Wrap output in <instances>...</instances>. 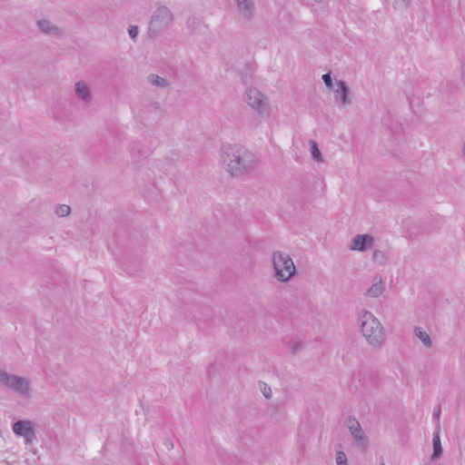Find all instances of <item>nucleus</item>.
Here are the masks:
<instances>
[{"label":"nucleus","instance_id":"nucleus-1","mask_svg":"<svg viewBox=\"0 0 465 465\" xmlns=\"http://www.w3.org/2000/svg\"><path fill=\"white\" fill-rule=\"evenodd\" d=\"M218 155L220 166L232 177H243L253 172L258 164L256 155L240 143H223Z\"/></svg>","mask_w":465,"mask_h":465},{"label":"nucleus","instance_id":"nucleus-2","mask_svg":"<svg viewBox=\"0 0 465 465\" xmlns=\"http://www.w3.org/2000/svg\"><path fill=\"white\" fill-rule=\"evenodd\" d=\"M360 331L372 348H381L386 341V331L380 320L370 311L361 310L358 315Z\"/></svg>","mask_w":465,"mask_h":465},{"label":"nucleus","instance_id":"nucleus-3","mask_svg":"<svg viewBox=\"0 0 465 465\" xmlns=\"http://www.w3.org/2000/svg\"><path fill=\"white\" fill-rule=\"evenodd\" d=\"M273 278L280 282H289L296 274L297 269L292 256L282 251H274L271 255Z\"/></svg>","mask_w":465,"mask_h":465},{"label":"nucleus","instance_id":"nucleus-4","mask_svg":"<svg viewBox=\"0 0 465 465\" xmlns=\"http://www.w3.org/2000/svg\"><path fill=\"white\" fill-rule=\"evenodd\" d=\"M0 385L24 399L32 397L30 380L0 369Z\"/></svg>","mask_w":465,"mask_h":465},{"label":"nucleus","instance_id":"nucleus-5","mask_svg":"<svg viewBox=\"0 0 465 465\" xmlns=\"http://www.w3.org/2000/svg\"><path fill=\"white\" fill-rule=\"evenodd\" d=\"M244 103L262 117H268L271 113L269 97L254 86L248 87L243 95Z\"/></svg>","mask_w":465,"mask_h":465},{"label":"nucleus","instance_id":"nucleus-6","mask_svg":"<svg viewBox=\"0 0 465 465\" xmlns=\"http://www.w3.org/2000/svg\"><path fill=\"white\" fill-rule=\"evenodd\" d=\"M173 15L167 6H158L152 15L149 22V36L153 38L160 33L167 30L173 24Z\"/></svg>","mask_w":465,"mask_h":465},{"label":"nucleus","instance_id":"nucleus-7","mask_svg":"<svg viewBox=\"0 0 465 465\" xmlns=\"http://www.w3.org/2000/svg\"><path fill=\"white\" fill-rule=\"evenodd\" d=\"M36 424L30 420H19L13 423L12 430L16 437L23 438L25 445L36 440Z\"/></svg>","mask_w":465,"mask_h":465},{"label":"nucleus","instance_id":"nucleus-8","mask_svg":"<svg viewBox=\"0 0 465 465\" xmlns=\"http://www.w3.org/2000/svg\"><path fill=\"white\" fill-rule=\"evenodd\" d=\"M346 427L357 446L365 449L369 444V438L359 420L354 417L346 420Z\"/></svg>","mask_w":465,"mask_h":465},{"label":"nucleus","instance_id":"nucleus-9","mask_svg":"<svg viewBox=\"0 0 465 465\" xmlns=\"http://www.w3.org/2000/svg\"><path fill=\"white\" fill-rule=\"evenodd\" d=\"M38 31L49 37L61 38L64 32V28L57 25L48 18H40L36 21Z\"/></svg>","mask_w":465,"mask_h":465},{"label":"nucleus","instance_id":"nucleus-10","mask_svg":"<svg viewBox=\"0 0 465 465\" xmlns=\"http://www.w3.org/2000/svg\"><path fill=\"white\" fill-rule=\"evenodd\" d=\"M374 244V237L371 234H357L355 235L350 244L351 251L366 252L372 248Z\"/></svg>","mask_w":465,"mask_h":465},{"label":"nucleus","instance_id":"nucleus-11","mask_svg":"<svg viewBox=\"0 0 465 465\" xmlns=\"http://www.w3.org/2000/svg\"><path fill=\"white\" fill-rule=\"evenodd\" d=\"M385 291V283L381 274H376L371 280V286L367 289L364 295L370 298H378L382 295Z\"/></svg>","mask_w":465,"mask_h":465},{"label":"nucleus","instance_id":"nucleus-12","mask_svg":"<svg viewBox=\"0 0 465 465\" xmlns=\"http://www.w3.org/2000/svg\"><path fill=\"white\" fill-rule=\"evenodd\" d=\"M334 92V99L339 105L345 106L351 104L349 98V89L343 81H336Z\"/></svg>","mask_w":465,"mask_h":465},{"label":"nucleus","instance_id":"nucleus-13","mask_svg":"<svg viewBox=\"0 0 465 465\" xmlns=\"http://www.w3.org/2000/svg\"><path fill=\"white\" fill-rule=\"evenodd\" d=\"M74 94L83 104H90L93 100V94L89 84L84 81L74 84Z\"/></svg>","mask_w":465,"mask_h":465},{"label":"nucleus","instance_id":"nucleus-14","mask_svg":"<svg viewBox=\"0 0 465 465\" xmlns=\"http://www.w3.org/2000/svg\"><path fill=\"white\" fill-rule=\"evenodd\" d=\"M237 9L241 16L246 20H252L255 15V4L253 0H237L235 1Z\"/></svg>","mask_w":465,"mask_h":465},{"label":"nucleus","instance_id":"nucleus-15","mask_svg":"<svg viewBox=\"0 0 465 465\" xmlns=\"http://www.w3.org/2000/svg\"><path fill=\"white\" fill-rule=\"evenodd\" d=\"M147 82L151 85L164 89L169 86V81L158 74H151L147 76Z\"/></svg>","mask_w":465,"mask_h":465},{"label":"nucleus","instance_id":"nucleus-16","mask_svg":"<svg viewBox=\"0 0 465 465\" xmlns=\"http://www.w3.org/2000/svg\"><path fill=\"white\" fill-rule=\"evenodd\" d=\"M414 334L422 342V344L426 348H430L432 346V341H431L430 336L421 327H419V326L415 327Z\"/></svg>","mask_w":465,"mask_h":465},{"label":"nucleus","instance_id":"nucleus-17","mask_svg":"<svg viewBox=\"0 0 465 465\" xmlns=\"http://www.w3.org/2000/svg\"><path fill=\"white\" fill-rule=\"evenodd\" d=\"M432 444H433L432 459H438L442 453V448H441V444H440L439 430H437L433 433Z\"/></svg>","mask_w":465,"mask_h":465},{"label":"nucleus","instance_id":"nucleus-18","mask_svg":"<svg viewBox=\"0 0 465 465\" xmlns=\"http://www.w3.org/2000/svg\"><path fill=\"white\" fill-rule=\"evenodd\" d=\"M309 144H310V152H311L312 159L317 163L323 162V159H322V153L318 147L317 143L313 140H310Z\"/></svg>","mask_w":465,"mask_h":465},{"label":"nucleus","instance_id":"nucleus-19","mask_svg":"<svg viewBox=\"0 0 465 465\" xmlns=\"http://www.w3.org/2000/svg\"><path fill=\"white\" fill-rule=\"evenodd\" d=\"M71 213V207L67 204H57L55 207H54V213L58 216V217H66L70 214Z\"/></svg>","mask_w":465,"mask_h":465},{"label":"nucleus","instance_id":"nucleus-20","mask_svg":"<svg viewBox=\"0 0 465 465\" xmlns=\"http://www.w3.org/2000/svg\"><path fill=\"white\" fill-rule=\"evenodd\" d=\"M340 450H336L335 462L336 465H348V459L345 452L341 450V445H339Z\"/></svg>","mask_w":465,"mask_h":465},{"label":"nucleus","instance_id":"nucleus-21","mask_svg":"<svg viewBox=\"0 0 465 465\" xmlns=\"http://www.w3.org/2000/svg\"><path fill=\"white\" fill-rule=\"evenodd\" d=\"M260 390H261L262 395L266 399H271L272 398V391L271 387L267 383H265V382L260 383Z\"/></svg>","mask_w":465,"mask_h":465},{"label":"nucleus","instance_id":"nucleus-22","mask_svg":"<svg viewBox=\"0 0 465 465\" xmlns=\"http://www.w3.org/2000/svg\"><path fill=\"white\" fill-rule=\"evenodd\" d=\"M322 78L325 85L328 87V89L332 91L333 89H335V84L333 85L331 73L324 74Z\"/></svg>","mask_w":465,"mask_h":465},{"label":"nucleus","instance_id":"nucleus-23","mask_svg":"<svg viewBox=\"0 0 465 465\" xmlns=\"http://www.w3.org/2000/svg\"><path fill=\"white\" fill-rule=\"evenodd\" d=\"M138 34H139V28H138V26H136V25H130V26L128 27V35H130V37H131L134 41H135V40H136V37H137Z\"/></svg>","mask_w":465,"mask_h":465},{"label":"nucleus","instance_id":"nucleus-24","mask_svg":"<svg viewBox=\"0 0 465 465\" xmlns=\"http://www.w3.org/2000/svg\"><path fill=\"white\" fill-rule=\"evenodd\" d=\"M302 347H303V342L301 341H295L291 344L292 351L294 353L299 351L300 350H302Z\"/></svg>","mask_w":465,"mask_h":465},{"label":"nucleus","instance_id":"nucleus-25","mask_svg":"<svg viewBox=\"0 0 465 465\" xmlns=\"http://www.w3.org/2000/svg\"><path fill=\"white\" fill-rule=\"evenodd\" d=\"M411 0H395V5L399 7H407Z\"/></svg>","mask_w":465,"mask_h":465},{"label":"nucleus","instance_id":"nucleus-26","mask_svg":"<svg viewBox=\"0 0 465 465\" xmlns=\"http://www.w3.org/2000/svg\"><path fill=\"white\" fill-rule=\"evenodd\" d=\"M440 414V409L439 407L437 409V411H434V413H433V417L437 420V430L440 429V425H439Z\"/></svg>","mask_w":465,"mask_h":465},{"label":"nucleus","instance_id":"nucleus-27","mask_svg":"<svg viewBox=\"0 0 465 465\" xmlns=\"http://www.w3.org/2000/svg\"><path fill=\"white\" fill-rule=\"evenodd\" d=\"M150 106H151V107H153V108H154V109H156V110H161V105H160V104H159V103H157V102L152 103V104H150Z\"/></svg>","mask_w":465,"mask_h":465},{"label":"nucleus","instance_id":"nucleus-28","mask_svg":"<svg viewBox=\"0 0 465 465\" xmlns=\"http://www.w3.org/2000/svg\"><path fill=\"white\" fill-rule=\"evenodd\" d=\"M461 153H462L463 157H465V143L462 145Z\"/></svg>","mask_w":465,"mask_h":465},{"label":"nucleus","instance_id":"nucleus-29","mask_svg":"<svg viewBox=\"0 0 465 465\" xmlns=\"http://www.w3.org/2000/svg\"><path fill=\"white\" fill-rule=\"evenodd\" d=\"M380 465H386L384 462L381 463Z\"/></svg>","mask_w":465,"mask_h":465}]
</instances>
